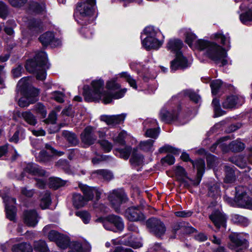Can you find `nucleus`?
<instances>
[{
  "label": "nucleus",
  "mask_w": 252,
  "mask_h": 252,
  "mask_svg": "<svg viewBox=\"0 0 252 252\" xmlns=\"http://www.w3.org/2000/svg\"><path fill=\"white\" fill-rule=\"evenodd\" d=\"M209 218L216 227L220 228V226L225 227L226 217L220 211H214L210 216Z\"/></svg>",
  "instance_id": "aec40b11"
},
{
  "label": "nucleus",
  "mask_w": 252,
  "mask_h": 252,
  "mask_svg": "<svg viewBox=\"0 0 252 252\" xmlns=\"http://www.w3.org/2000/svg\"><path fill=\"white\" fill-rule=\"evenodd\" d=\"M80 188L87 202L93 199L94 195H95L96 199L100 198L101 193L96 188L90 187L86 185L80 186Z\"/></svg>",
  "instance_id": "6ab92c4d"
},
{
  "label": "nucleus",
  "mask_w": 252,
  "mask_h": 252,
  "mask_svg": "<svg viewBox=\"0 0 252 252\" xmlns=\"http://www.w3.org/2000/svg\"><path fill=\"white\" fill-rule=\"evenodd\" d=\"M212 104L214 107L215 117H219L224 114V112L220 109V102L218 99L214 98Z\"/></svg>",
  "instance_id": "49530a36"
},
{
  "label": "nucleus",
  "mask_w": 252,
  "mask_h": 252,
  "mask_svg": "<svg viewBox=\"0 0 252 252\" xmlns=\"http://www.w3.org/2000/svg\"><path fill=\"white\" fill-rule=\"evenodd\" d=\"M183 46V42L179 39H170L167 45L168 50L176 54V58L171 62V69L176 71L184 69L189 66L187 59L179 52Z\"/></svg>",
  "instance_id": "39448f33"
},
{
  "label": "nucleus",
  "mask_w": 252,
  "mask_h": 252,
  "mask_svg": "<svg viewBox=\"0 0 252 252\" xmlns=\"http://www.w3.org/2000/svg\"><path fill=\"white\" fill-rule=\"evenodd\" d=\"M52 98L60 103L64 101V94L60 92L56 91L52 94Z\"/></svg>",
  "instance_id": "680f3d73"
},
{
  "label": "nucleus",
  "mask_w": 252,
  "mask_h": 252,
  "mask_svg": "<svg viewBox=\"0 0 252 252\" xmlns=\"http://www.w3.org/2000/svg\"><path fill=\"white\" fill-rule=\"evenodd\" d=\"M33 110L42 118H45L47 114V111L45 106L42 104L40 103L36 104L34 106Z\"/></svg>",
  "instance_id": "de8ad7c7"
},
{
  "label": "nucleus",
  "mask_w": 252,
  "mask_h": 252,
  "mask_svg": "<svg viewBox=\"0 0 252 252\" xmlns=\"http://www.w3.org/2000/svg\"><path fill=\"white\" fill-rule=\"evenodd\" d=\"M144 32L147 36L156 37L158 33L152 26H148L145 28Z\"/></svg>",
  "instance_id": "0e129e2a"
},
{
  "label": "nucleus",
  "mask_w": 252,
  "mask_h": 252,
  "mask_svg": "<svg viewBox=\"0 0 252 252\" xmlns=\"http://www.w3.org/2000/svg\"><path fill=\"white\" fill-rule=\"evenodd\" d=\"M65 184V181L61 180L60 178L51 177L49 179V186L51 188L54 189H57L60 187L64 186Z\"/></svg>",
  "instance_id": "72a5a7b5"
},
{
  "label": "nucleus",
  "mask_w": 252,
  "mask_h": 252,
  "mask_svg": "<svg viewBox=\"0 0 252 252\" xmlns=\"http://www.w3.org/2000/svg\"><path fill=\"white\" fill-rule=\"evenodd\" d=\"M143 159L144 158L142 155L137 153V149H134L130 159L131 164L134 165H140L143 162Z\"/></svg>",
  "instance_id": "c85d7f7f"
},
{
  "label": "nucleus",
  "mask_w": 252,
  "mask_h": 252,
  "mask_svg": "<svg viewBox=\"0 0 252 252\" xmlns=\"http://www.w3.org/2000/svg\"><path fill=\"white\" fill-rule=\"evenodd\" d=\"M108 199L115 211L120 213L121 204L127 200V197L123 190L116 189L110 192Z\"/></svg>",
  "instance_id": "423d86ee"
},
{
  "label": "nucleus",
  "mask_w": 252,
  "mask_h": 252,
  "mask_svg": "<svg viewBox=\"0 0 252 252\" xmlns=\"http://www.w3.org/2000/svg\"><path fill=\"white\" fill-rule=\"evenodd\" d=\"M76 215L80 217L83 221L87 224L88 223L91 219L90 214L86 211H78L76 212Z\"/></svg>",
  "instance_id": "864d4df0"
},
{
  "label": "nucleus",
  "mask_w": 252,
  "mask_h": 252,
  "mask_svg": "<svg viewBox=\"0 0 252 252\" xmlns=\"http://www.w3.org/2000/svg\"><path fill=\"white\" fill-rule=\"evenodd\" d=\"M24 172L29 173L33 176L39 177H46L48 176L47 173L38 165L30 163L27 164L24 168Z\"/></svg>",
  "instance_id": "f3484780"
},
{
  "label": "nucleus",
  "mask_w": 252,
  "mask_h": 252,
  "mask_svg": "<svg viewBox=\"0 0 252 252\" xmlns=\"http://www.w3.org/2000/svg\"><path fill=\"white\" fill-rule=\"evenodd\" d=\"M94 129L90 126L86 127L80 134V139L82 142L87 146L93 144L96 140L97 137L95 135Z\"/></svg>",
  "instance_id": "9b49d317"
},
{
  "label": "nucleus",
  "mask_w": 252,
  "mask_h": 252,
  "mask_svg": "<svg viewBox=\"0 0 252 252\" xmlns=\"http://www.w3.org/2000/svg\"><path fill=\"white\" fill-rule=\"evenodd\" d=\"M52 156H53L50 155L46 151H42L37 157V160L40 162L45 163L49 161Z\"/></svg>",
  "instance_id": "3c124183"
},
{
  "label": "nucleus",
  "mask_w": 252,
  "mask_h": 252,
  "mask_svg": "<svg viewBox=\"0 0 252 252\" xmlns=\"http://www.w3.org/2000/svg\"><path fill=\"white\" fill-rule=\"evenodd\" d=\"M22 117L29 124L34 126L36 124V120L35 116L30 112L26 111L22 113Z\"/></svg>",
  "instance_id": "c9c22d12"
},
{
  "label": "nucleus",
  "mask_w": 252,
  "mask_h": 252,
  "mask_svg": "<svg viewBox=\"0 0 252 252\" xmlns=\"http://www.w3.org/2000/svg\"><path fill=\"white\" fill-rule=\"evenodd\" d=\"M92 89L88 86L83 88V95L87 101H99L101 100L104 104L111 102L113 98L119 99L124 96L126 89L120 90L113 94L103 90L104 82L101 79L94 80L91 83Z\"/></svg>",
  "instance_id": "f257e3e1"
},
{
  "label": "nucleus",
  "mask_w": 252,
  "mask_h": 252,
  "mask_svg": "<svg viewBox=\"0 0 252 252\" xmlns=\"http://www.w3.org/2000/svg\"><path fill=\"white\" fill-rule=\"evenodd\" d=\"M244 148V144L238 140L233 141L229 144V149L234 152L242 151Z\"/></svg>",
  "instance_id": "f704fd0d"
},
{
  "label": "nucleus",
  "mask_w": 252,
  "mask_h": 252,
  "mask_svg": "<svg viewBox=\"0 0 252 252\" xmlns=\"http://www.w3.org/2000/svg\"><path fill=\"white\" fill-rule=\"evenodd\" d=\"M235 200L237 205L241 207L252 210V199L247 194L246 187L239 186L236 188Z\"/></svg>",
  "instance_id": "0eeeda50"
},
{
  "label": "nucleus",
  "mask_w": 252,
  "mask_h": 252,
  "mask_svg": "<svg viewBox=\"0 0 252 252\" xmlns=\"http://www.w3.org/2000/svg\"><path fill=\"white\" fill-rule=\"evenodd\" d=\"M226 176L224 181L226 183H232L235 180V172L233 168L229 166H225Z\"/></svg>",
  "instance_id": "7c9ffc66"
},
{
  "label": "nucleus",
  "mask_w": 252,
  "mask_h": 252,
  "mask_svg": "<svg viewBox=\"0 0 252 252\" xmlns=\"http://www.w3.org/2000/svg\"><path fill=\"white\" fill-rule=\"evenodd\" d=\"M239 18L241 22L245 25L252 22V7L249 8L245 12L241 14Z\"/></svg>",
  "instance_id": "c756f323"
},
{
  "label": "nucleus",
  "mask_w": 252,
  "mask_h": 252,
  "mask_svg": "<svg viewBox=\"0 0 252 252\" xmlns=\"http://www.w3.org/2000/svg\"><path fill=\"white\" fill-rule=\"evenodd\" d=\"M214 38L216 39H220L221 43L224 45L229 47V37L227 35H223L221 32H218L213 35Z\"/></svg>",
  "instance_id": "37998d69"
},
{
  "label": "nucleus",
  "mask_w": 252,
  "mask_h": 252,
  "mask_svg": "<svg viewBox=\"0 0 252 252\" xmlns=\"http://www.w3.org/2000/svg\"><path fill=\"white\" fill-rule=\"evenodd\" d=\"M131 147L130 146H126L124 149H117L116 152L119 154V157L125 159H127L131 152Z\"/></svg>",
  "instance_id": "ea45409f"
},
{
  "label": "nucleus",
  "mask_w": 252,
  "mask_h": 252,
  "mask_svg": "<svg viewBox=\"0 0 252 252\" xmlns=\"http://www.w3.org/2000/svg\"><path fill=\"white\" fill-rule=\"evenodd\" d=\"M97 221L102 222L103 226L105 229L116 232V230L115 229L114 226L112 225L111 222H109V216L105 218H100L97 220Z\"/></svg>",
  "instance_id": "a19ab883"
},
{
  "label": "nucleus",
  "mask_w": 252,
  "mask_h": 252,
  "mask_svg": "<svg viewBox=\"0 0 252 252\" xmlns=\"http://www.w3.org/2000/svg\"><path fill=\"white\" fill-rule=\"evenodd\" d=\"M109 222H111L114 226L115 229L117 231H121L124 228V223L123 220L119 216L115 215L109 216Z\"/></svg>",
  "instance_id": "b1692460"
},
{
  "label": "nucleus",
  "mask_w": 252,
  "mask_h": 252,
  "mask_svg": "<svg viewBox=\"0 0 252 252\" xmlns=\"http://www.w3.org/2000/svg\"><path fill=\"white\" fill-rule=\"evenodd\" d=\"M154 141L148 139L146 141H141L139 144L140 148L146 152H152L154 150L153 143Z\"/></svg>",
  "instance_id": "473e14b6"
},
{
  "label": "nucleus",
  "mask_w": 252,
  "mask_h": 252,
  "mask_svg": "<svg viewBox=\"0 0 252 252\" xmlns=\"http://www.w3.org/2000/svg\"><path fill=\"white\" fill-rule=\"evenodd\" d=\"M177 112L172 110L170 112L169 110H167L165 108H163L159 113V117L162 122L169 123L171 121L175 119L177 117Z\"/></svg>",
  "instance_id": "4be33fe9"
},
{
  "label": "nucleus",
  "mask_w": 252,
  "mask_h": 252,
  "mask_svg": "<svg viewBox=\"0 0 252 252\" xmlns=\"http://www.w3.org/2000/svg\"><path fill=\"white\" fill-rule=\"evenodd\" d=\"M106 87L108 90H116L120 88V85L116 82V79L113 78L107 82Z\"/></svg>",
  "instance_id": "bf43d9fd"
},
{
  "label": "nucleus",
  "mask_w": 252,
  "mask_h": 252,
  "mask_svg": "<svg viewBox=\"0 0 252 252\" xmlns=\"http://www.w3.org/2000/svg\"><path fill=\"white\" fill-rule=\"evenodd\" d=\"M30 9L35 14H40L44 11L45 5L44 3L39 4L37 2H32L30 5Z\"/></svg>",
  "instance_id": "58836bf2"
},
{
  "label": "nucleus",
  "mask_w": 252,
  "mask_h": 252,
  "mask_svg": "<svg viewBox=\"0 0 252 252\" xmlns=\"http://www.w3.org/2000/svg\"><path fill=\"white\" fill-rule=\"evenodd\" d=\"M48 238L51 241L56 242L61 249H65L68 245V238L55 230H52L49 233Z\"/></svg>",
  "instance_id": "4468645a"
},
{
  "label": "nucleus",
  "mask_w": 252,
  "mask_h": 252,
  "mask_svg": "<svg viewBox=\"0 0 252 252\" xmlns=\"http://www.w3.org/2000/svg\"><path fill=\"white\" fill-rule=\"evenodd\" d=\"M51 203L50 194L49 192H46L41 199L40 207L42 209H46Z\"/></svg>",
  "instance_id": "a18cd8bd"
},
{
  "label": "nucleus",
  "mask_w": 252,
  "mask_h": 252,
  "mask_svg": "<svg viewBox=\"0 0 252 252\" xmlns=\"http://www.w3.org/2000/svg\"><path fill=\"white\" fill-rule=\"evenodd\" d=\"M29 77H24L22 78L18 83V87L21 90H24L26 89L29 85Z\"/></svg>",
  "instance_id": "e2e57ef3"
},
{
  "label": "nucleus",
  "mask_w": 252,
  "mask_h": 252,
  "mask_svg": "<svg viewBox=\"0 0 252 252\" xmlns=\"http://www.w3.org/2000/svg\"><path fill=\"white\" fill-rule=\"evenodd\" d=\"M25 223L30 226H34L38 222V215L34 210L27 211L24 213Z\"/></svg>",
  "instance_id": "412c9836"
},
{
  "label": "nucleus",
  "mask_w": 252,
  "mask_h": 252,
  "mask_svg": "<svg viewBox=\"0 0 252 252\" xmlns=\"http://www.w3.org/2000/svg\"><path fill=\"white\" fill-rule=\"evenodd\" d=\"M175 174L179 180L183 181L184 178L186 177L187 173L184 168L178 166L176 167L175 170Z\"/></svg>",
  "instance_id": "4d7b16f0"
},
{
  "label": "nucleus",
  "mask_w": 252,
  "mask_h": 252,
  "mask_svg": "<svg viewBox=\"0 0 252 252\" xmlns=\"http://www.w3.org/2000/svg\"><path fill=\"white\" fill-rule=\"evenodd\" d=\"M57 120V114L55 110L51 112L47 119L44 120V122L46 124H54L56 123Z\"/></svg>",
  "instance_id": "13d9d810"
},
{
  "label": "nucleus",
  "mask_w": 252,
  "mask_h": 252,
  "mask_svg": "<svg viewBox=\"0 0 252 252\" xmlns=\"http://www.w3.org/2000/svg\"><path fill=\"white\" fill-rule=\"evenodd\" d=\"M126 117V114H121L116 115H102L100 119L107 125L113 126L123 123Z\"/></svg>",
  "instance_id": "2eb2a0df"
},
{
  "label": "nucleus",
  "mask_w": 252,
  "mask_h": 252,
  "mask_svg": "<svg viewBox=\"0 0 252 252\" xmlns=\"http://www.w3.org/2000/svg\"><path fill=\"white\" fill-rule=\"evenodd\" d=\"M182 159L185 161H190L194 168H196L197 170V182L194 183V185H198L200 183L201 178L205 170V161L202 159H198L195 161L191 160L189 158V154L186 153H183L181 156Z\"/></svg>",
  "instance_id": "1a4fd4ad"
},
{
  "label": "nucleus",
  "mask_w": 252,
  "mask_h": 252,
  "mask_svg": "<svg viewBox=\"0 0 252 252\" xmlns=\"http://www.w3.org/2000/svg\"><path fill=\"white\" fill-rule=\"evenodd\" d=\"M12 250L13 252H32V246L27 243L15 245Z\"/></svg>",
  "instance_id": "cd10ccee"
},
{
  "label": "nucleus",
  "mask_w": 252,
  "mask_h": 252,
  "mask_svg": "<svg viewBox=\"0 0 252 252\" xmlns=\"http://www.w3.org/2000/svg\"><path fill=\"white\" fill-rule=\"evenodd\" d=\"M146 225L150 231L158 237L163 236L166 231L164 223L157 218H151L146 221Z\"/></svg>",
  "instance_id": "6e6552de"
},
{
  "label": "nucleus",
  "mask_w": 252,
  "mask_h": 252,
  "mask_svg": "<svg viewBox=\"0 0 252 252\" xmlns=\"http://www.w3.org/2000/svg\"><path fill=\"white\" fill-rule=\"evenodd\" d=\"M47 56L45 52H38L33 59L27 62L26 68L30 72L35 73L38 80H43L46 76V69L48 68Z\"/></svg>",
  "instance_id": "20e7f679"
},
{
  "label": "nucleus",
  "mask_w": 252,
  "mask_h": 252,
  "mask_svg": "<svg viewBox=\"0 0 252 252\" xmlns=\"http://www.w3.org/2000/svg\"><path fill=\"white\" fill-rule=\"evenodd\" d=\"M126 132L125 131H121L117 136L113 137V140L116 144L120 145H124L126 143L125 138L126 136Z\"/></svg>",
  "instance_id": "09e8293b"
},
{
  "label": "nucleus",
  "mask_w": 252,
  "mask_h": 252,
  "mask_svg": "<svg viewBox=\"0 0 252 252\" xmlns=\"http://www.w3.org/2000/svg\"><path fill=\"white\" fill-rule=\"evenodd\" d=\"M3 199L5 203L7 218L10 220H14L16 213V208L14 206L16 203L15 198L4 196L3 197Z\"/></svg>",
  "instance_id": "f8f14e48"
},
{
  "label": "nucleus",
  "mask_w": 252,
  "mask_h": 252,
  "mask_svg": "<svg viewBox=\"0 0 252 252\" xmlns=\"http://www.w3.org/2000/svg\"><path fill=\"white\" fill-rule=\"evenodd\" d=\"M221 85L222 82L220 80H214L211 82L210 86L213 94H216L218 93Z\"/></svg>",
  "instance_id": "603ef678"
},
{
  "label": "nucleus",
  "mask_w": 252,
  "mask_h": 252,
  "mask_svg": "<svg viewBox=\"0 0 252 252\" xmlns=\"http://www.w3.org/2000/svg\"><path fill=\"white\" fill-rule=\"evenodd\" d=\"M7 15V8L6 5L2 2L0 1V17L5 18Z\"/></svg>",
  "instance_id": "69168bd1"
},
{
  "label": "nucleus",
  "mask_w": 252,
  "mask_h": 252,
  "mask_svg": "<svg viewBox=\"0 0 252 252\" xmlns=\"http://www.w3.org/2000/svg\"><path fill=\"white\" fill-rule=\"evenodd\" d=\"M241 159L240 157H235V158H231V161L235 164L238 166L240 167L241 168H244L246 166V162H243L240 161Z\"/></svg>",
  "instance_id": "774afa93"
},
{
  "label": "nucleus",
  "mask_w": 252,
  "mask_h": 252,
  "mask_svg": "<svg viewBox=\"0 0 252 252\" xmlns=\"http://www.w3.org/2000/svg\"><path fill=\"white\" fill-rule=\"evenodd\" d=\"M184 94L185 95L188 96L191 100L195 103H198L201 100L200 96L193 91L186 90L184 91Z\"/></svg>",
  "instance_id": "8fccbe9b"
},
{
  "label": "nucleus",
  "mask_w": 252,
  "mask_h": 252,
  "mask_svg": "<svg viewBox=\"0 0 252 252\" xmlns=\"http://www.w3.org/2000/svg\"><path fill=\"white\" fill-rule=\"evenodd\" d=\"M232 219L235 223L244 226H247L250 223V221L247 218L239 215H234Z\"/></svg>",
  "instance_id": "e433bc0d"
},
{
  "label": "nucleus",
  "mask_w": 252,
  "mask_h": 252,
  "mask_svg": "<svg viewBox=\"0 0 252 252\" xmlns=\"http://www.w3.org/2000/svg\"><path fill=\"white\" fill-rule=\"evenodd\" d=\"M159 133V129L156 128H148L146 131V136L148 137H151L152 138L156 139L158 136Z\"/></svg>",
  "instance_id": "5fc2aeb1"
},
{
  "label": "nucleus",
  "mask_w": 252,
  "mask_h": 252,
  "mask_svg": "<svg viewBox=\"0 0 252 252\" xmlns=\"http://www.w3.org/2000/svg\"><path fill=\"white\" fill-rule=\"evenodd\" d=\"M245 101L243 96L236 95L228 96L222 102V107L225 109H232L242 105Z\"/></svg>",
  "instance_id": "ddd939ff"
},
{
  "label": "nucleus",
  "mask_w": 252,
  "mask_h": 252,
  "mask_svg": "<svg viewBox=\"0 0 252 252\" xmlns=\"http://www.w3.org/2000/svg\"><path fill=\"white\" fill-rule=\"evenodd\" d=\"M99 143L106 152H110L112 148V145L107 140L103 139L100 140Z\"/></svg>",
  "instance_id": "052dcab7"
},
{
  "label": "nucleus",
  "mask_w": 252,
  "mask_h": 252,
  "mask_svg": "<svg viewBox=\"0 0 252 252\" xmlns=\"http://www.w3.org/2000/svg\"><path fill=\"white\" fill-rule=\"evenodd\" d=\"M176 217L181 218H187L191 216L192 212L189 211H181L175 212Z\"/></svg>",
  "instance_id": "338daca9"
},
{
  "label": "nucleus",
  "mask_w": 252,
  "mask_h": 252,
  "mask_svg": "<svg viewBox=\"0 0 252 252\" xmlns=\"http://www.w3.org/2000/svg\"><path fill=\"white\" fill-rule=\"evenodd\" d=\"M126 217L130 221H137L144 219V215L141 213L139 207H131L125 212Z\"/></svg>",
  "instance_id": "dca6fc26"
},
{
  "label": "nucleus",
  "mask_w": 252,
  "mask_h": 252,
  "mask_svg": "<svg viewBox=\"0 0 252 252\" xmlns=\"http://www.w3.org/2000/svg\"><path fill=\"white\" fill-rule=\"evenodd\" d=\"M167 152L172 153L175 155H178L180 152L179 150L175 149L169 145H165L160 148L159 149V152L160 153Z\"/></svg>",
  "instance_id": "6e6d98bb"
},
{
  "label": "nucleus",
  "mask_w": 252,
  "mask_h": 252,
  "mask_svg": "<svg viewBox=\"0 0 252 252\" xmlns=\"http://www.w3.org/2000/svg\"><path fill=\"white\" fill-rule=\"evenodd\" d=\"M92 176L94 178L96 177L107 181H110L113 178L112 173L107 169L95 170L92 172Z\"/></svg>",
  "instance_id": "5701e85b"
},
{
  "label": "nucleus",
  "mask_w": 252,
  "mask_h": 252,
  "mask_svg": "<svg viewBox=\"0 0 252 252\" xmlns=\"http://www.w3.org/2000/svg\"><path fill=\"white\" fill-rule=\"evenodd\" d=\"M39 39L43 46H46L53 41L54 34L52 32H48L42 34Z\"/></svg>",
  "instance_id": "bb28decb"
},
{
  "label": "nucleus",
  "mask_w": 252,
  "mask_h": 252,
  "mask_svg": "<svg viewBox=\"0 0 252 252\" xmlns=\"http://www.w3.org/2000/svg\"><path fill=\"white\" fill-rule=\"evenodd\" d=\"M220 185L218 184H214L209 187L208 195L212 197H216L220 195Z\"/></svg>",
  "instance_id": "79ce46f5"
},
{
  "label": "nucleus",
  "mask_w": 252,
  "mask_h": 252,
  "mask_svg": "<svg viewBox=\"0 0 252 252\" xmlns=\"http://www.w3.org/2000/svg\"><path fill=\"white\" fill-rule=\"evenodd\" d=\"M87 200L79 193H74L73 195V204L76 208L84 206L87 203Z\"/></svg>",
  "instance_id": "393cba45"
},
{
  "label": "nucleus",
  "mask_w": 252,
  "mask_h": 252,
  "mask_svg": "<svg viewBox=\"0 0 252 252\" xmlns=\"http://www.w3.org/2000/svg\"><path fill=\"white\" fill-rule=\"evenodd\" d=\"M231 244L229 245L230 249L236 252H243L242 251L248 246L247 240L241 237L239 234L233 233L229 235Z\"/></svg>",
  "instance_id": "9d476101"
},
{
  "label": "nucleus",
  "mask_w": 252,
  "mask_h": 252,
  "mask_svg": "<svg viewBox=\"0 0 252 252\" xmlns=\"http://www.w3.org/2000/svg\"><path fill=\"white\" fill-rule=\"evenodd\" d=\"M120 77L124 78L128 82L130 87L134 89L137 88L136 80L131 76L127 72H123L119 74Z\"/></svg>",
  "instance_id": "4c0bfd02"
},
{
  "label": "nucleus",
  "mask_w": 252,
  "mask_h": 252,
  "mask_svg": "<svg viewBox=\"0 0 252 252\" xmlns=\"http://www.w3.org/2000/svg\"><path fill=\"white\" fill-rule=\"evenodd\" d=\"M62 135L71 146H74L79 143V140L74 133L68 131H63Z\"/></svg>",
  "instance_id": "a878e982"
},
{
  "label": "nucleus",
  "mask_w": 252,
  "mask_h": 252,
  "mask_svg": "<svg viewBox=\"0 0 252 252\" xmlns=\"http://www.w3.org/2000/svg\"><path fill=\"white\" fill-rule=\"evenodd\" d=\"M95 0H86L83 3H79L75 12L77 22L81 25L93 21L97 17L95 11Z\"/></svg>",
  "instance_id": "7ed1b4c3"
},
{
  "label": "nucleus",
  "mask_w": 252,
  "mask_h": 252,
  "mask_svg": "<svg viewBox=\"0 0 252 252\" xmlns=\"http://www.w3.org/2000/svg\"><path fill=\"white\" fill-rule=\"evenodd\" d=\"M34 249L39 252H47L48 251L45 242L41 240L34 243Z\"/></svg>",
  "instance_id": "c03bdc74"
},
{
  "label": "nucleus",
  "mask_w": 252,
  "mask_h": 252,
  "mask_svg": "<svg viewBox=\"0 0 252 252\" xmlns=\"http://www.w3.org/2000/svg\"><path fill=\"white\" fill-rule=\"evenodd\" d=\"M196 36L191 32H187L186 33V42L191 47L193 44H195L198 48V41Z\"/></svg>",
  "instance_id": "2f4dec72"
},
{
  "label": "nucleus",
  "mask_w": 252,
  "mask_h": 252,
  "mask_svg": "<svg viewBox=\"0 0 252 252\" xmlns=\"http://www.w3.org/2000/svg\"><path fill=\"white\" fill-rule=\"evenodd\" d=\"M198 49L220 66L226 65L228 61L227 54L224 48L214 42L204 40L198 41Z\"/></svg>",
  "instance_id": "f03ea898"
},
{
  "label": "nucleus",
  "mask_w": 252,
  "mask_h": 252,
  "mask_svg": "<svg viewBox=\"0 0 252 252\" xmlns=\"http://www.w3.org/2000/svg\"><path fill=\"white\" fill-rule=\"evenodd\" d=\"M143 46L147 50L158 49L162 44L161 41L158 40L155 37L147 36L142 40Z\"/></svg>",
  "instance_id": "a211bd4d"
}]
</instances>
